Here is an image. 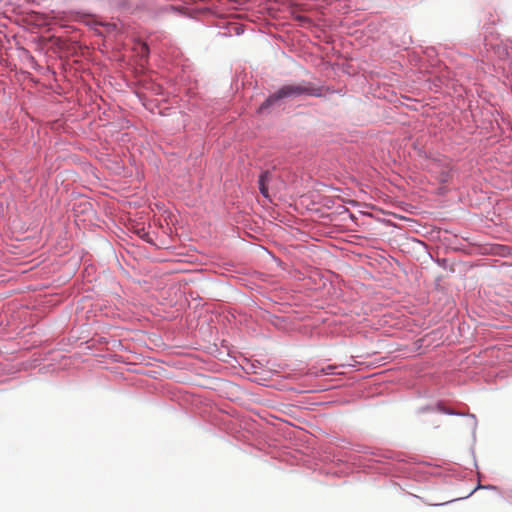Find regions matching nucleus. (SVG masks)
<instances>
[{
	"instance_id": "nucleus-2",
	"label": "nucleus",
	"mask_w": 512,
	"mask_h": 512,
	"mask_svg": "<svg viewBox=\"0 0 512 512\" xmlns=\"http://www.w3.org/2000/svg\"><path fill=\"white\" fill-rule=\"evenodd\" d=\"M269 178H270V174H269V172L266 171L260 175L259 181H258L259 190L265 198H269L268 187H267Z\"/></svg>"
},
{
	"instance_id": "nucleus-1",
	"label": "nucleus",
	"mask_w": 512,
	"mask_h": 512,
	"mask_svg": "<svg viewBox=\"0 0 512 512\" xmlns=\"http://www.w3.org/2000/svg\"><path fill=\"white\" fill-rule=\"evenodd\" d=\"M301 95H309L315 97H321L322 92L321 88L313 87L308 82H303L299 84H288L279 88L275 93L270 95L260 106L259 110L266 109L273 105L275 102L291 97H298Z\"/></svg>"
},
{
	"instance_id": "nucleus-3",
	"label": "nucleus",
	"mask_w": 512,
	"mask_h": 512,
	"mask_svg": "<svg viewBox=\"0 0 512 512\" xmlns=\"http://www.w3.org/2000/svg\"><path fill=\"white\" fill-rule=\"evenodd\" d=\"M448 177H449V174L446 173L445 175H443V177L441 178V181L443 182H446L448 180Z\"/></svg>"
}]
</instances>
